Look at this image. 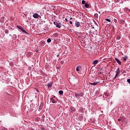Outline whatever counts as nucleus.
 <instances>
[{"label":"nucleus","instance_id":"1","mask_svg":"<svg viewBox=\"0 0 130 130\" xmlns=\"http://www.w3.org/2000/svg\"><path fill=\"white\" fill-rule=\"evenodd\" d=\"M75 96L77 99H81V98L84 96V93L81 92L80 93H75Z\"/></svg>","mask_w":130,"mask_h":130},{"label":"nucleus","instance_id":"2","mask_svg":"<svg viewBox=\"0 0 130 130\" xmlns=\"http://www.w3.org/2000/svg\"><path fill=\"white\" fill-rule=\"evenodd\" d=\"M76 72L78 73V74H82V66L78 65L76 67Z\"/></svg>","mask_w":130,"mask_h":130},{"label":"nucleus","instance_id":"3","mask_svg":"<svg viewBox=\"0 0 130 130\" xmlns=\"http://www.w3.org/2000/svg\"><path fill=\"white\" fill-rule=\"evenodd\" d=\"M53 24L54 25H55L56 28H59V29H60V28H61V23L54 21Z\"/></svg>","mask_w":130,"mask_h":130},{"label":"nucleus","instance_id":"4","mask_svg":"<svg viewBox=\"0 0 130 130\" xmlns=\"http://www.w3.org/2000/svg\"><path fill=\"white\" fill-rule=\"evenodd\" d=\"M116 75L113 78V79H115L117 76H118V74L120 73V70H119V68H117V69L115 71Z\"/></svg>","mask_w":130,"mask_h":130},{"label":"nucleus","instance_id":"5","mask_svg":"<svg viewBox=\"0 0 130 130\" xmlns=\"http://www.w3.org/2000/svg\"><path fill=\"white\" fill-rule=\"evenodd\" d=\"M99 83H100V82L99 81H95L93 83H90V85H92L93 86H96V85H98V84H99Z\"/></svg>","mask_w":130,"mask_h":130},{"label":"nucleus","instance_id":"6","mask_svg":"<svg viewBox=\"0 0 130 130\" xmlns=\"http://www.w3.org/2000/svg\"><path fill=\"white\" fill-rule=\"evenodd\" d=\"M115 59L116 61L118 63V64H121V61H120V60L117 58H115Z\"/></svg>","mask_w":130,"mask_h":130},{"label":"nucleus","instance_id":"7","mask_svg":"<svg viewBox=\"0 0 130 130\" xmlns=\"http://www.w3.org/2000/svg\"><path fill=\"white\" fill-rule=\"evenodd\" d=\"M33 17L35 19H38V17H39V15L37 13H35L33 15Z\"/></svg>","mask_w":130,"mask_h":130},{"label":"nucleus","instance_id":"8","mask_svg":"<svg viewBox=\"0 0 130 130\" xmlns=\"http://www.w3.org/2000/svg\"><path fill=\"white\" fill-rule=\"evenodd\" d=\"M50 101L52 102V103H56V102H57L55 99H53V98H51Z\"/></svg>","mask_w":130,"mask_h":130},{"label":"nucleus","instance_id":"9","mask_svg":"<svg viewBox=\"0 0 130 130\" xmlns=\"http://www.w3.org/2000/svg\"><path fill=\"white\" fill-rule=\"evenodd\" d=\"M69 111L71 112V113H72L73 111H76V109H75V108L74 107H71L70 108V110H69Z\"/></svg>","mask_w":130,"mask_h":130},{"label":"nucleus","instance_id":"10","mask_svg":"<svg viewBox=\"0 0 130 130\" xmlns=\"http://www.w3.org/2000/svg\"><path fill=\"white\" fill-rule=\"evenodd\" d=\"M98 62H99V60H95L93 61V64H94V66H96V64H97V63H98Z\"/></svg>","mask_w":130,"mask_h":130},{"label":"nucleus","instance_id":"11","mask_svg":"<svg viewBox=\"0 0 130 130\" xmlns=\"http://www.w3.org/2000/svg\"><path fill=\"white\" fill-rule=\"evenodd\" d=\"M75 25L76 26V27H80V22L79 21H77L75 22Z\"/></svg>","mask_w":130,"mask_h":130},{"label":"nucleus","instance_id":"12","mask_svg":"<svg viewBox=\"0 0 130 130\" xmlns=\"http://www.w3.org/2000/svg\"><path fill=\"white\" fill-rule=\"evenodd\" d=\"M84 6L87 9H89V8H90V5L88 3H85Z\"/></svg>","mask_w":130,"mask_h":130},{"label":"nucleus","instance_id":"13","mask_svg":"<svg viewBox=\"0 0 130 130\" xmlns=\"http://www.w3.org/2000/svg\"><path fill=\"white\" fill-rule=\"evenodd\" d=\"M30 55H31V53H30V52H27L26 53L27 57H30Z\"/></svg>","mask_w":130,"mask_h":130},{"label":"nucleus","instance_id":"14","mask_svg":"<svg viewBox=\"0 0 130 130\" xmlns=\"http://www.w3.org/2000/svg\"><path fill=\"white\" fill-rule=\"evenodd\" d=\"M17 28H18V29L21 30V31L23 30V27L21 26L17 25Z\"/></svg>","mask_w":130,"mask_h":130},{"label":"nucleus","instance_id":"15","mask_svg":"<svg viewBox=\"0 0 130 130\" xmlns=\"http://www.w3.org/2000/svg\"><path fill=\"white\" fill-rule=\"evenodd\" d=\"M121 73L122 74H124V73H126V71L125 69H122L121 70Z\"/></svg>","mask_w":130,"mask_h":130},{"label":"nucleus","instance_id":"16","mask_svg":"<svg viewBox=\"0 0 130 130\" xmlns=\"http://www.w3.org/2000/svg\"><path fill=\"white\" fill-rule=\"evenodd\" d=\"M47 87L48 88H51V87H52V84H51V83H49L47 85Z\"/></svg>","mask_w":130,"mask_h":130},{"label":"nucleus","instance_id":"17","mask_svg":"<svg viewBox=\"0 0 130 130\" xmlns=\"http://www.w3.org/2000/svg\"><path fill=\"white\" fill-rule=\"evenodd\" d=\"M47 43H50L51 42V39L50 38H48L47 40Z\"/></svg>","mask_w":130,"mask_h":130},{"label":"nucleus","instance_id":"18","mask_svg":"<svg viewBox=\"0 0 130 130\" xmlns=\"http://www.w3.org/2000/svg\"><path fill=\"white\" fill-rule=\"evenodd\" d=\"M127 59V56H125L123 59V60H124V61H126Z\"/></svg>","mask_w":130,"mask_h":130},{"label":"nucleus","instance_id":"19","mask_svg":"<svg viewBox=\"0 0 130 130\" xmlns=\"http://www.w3.org/2000/svg\"><path fill=\"white\" fill-rule=\"evenodd\" d=\"M59 94L60 95H62V94H63V91H62V90L59 91Z\"/></svg>","mask_w":130,"mask_h":130},{"label":"nucleus","instance_id":"20","mask_svg":"<svg viewBox=\"0 0 130 130\" xmlns=\"http://www.w3.org/2000/svg\"><path fill=\"white\" fill-rule=\"evenodd\" d=\"M39 108V109H42L43 108V104L41 105Z\"/></svg>","mask_w":130,"mask_h":130},{"label":"nucleus","instance_id":"21","mask_svg":"<svg viewBox=\"0 0 130 130\" xmlns=\"http://www.w3.org/2000/svg\"><path fill=\"white\" fill-rule=\"evenodd\" d=\"M94 18H98V14L97 13L94 14Z\"/></svg>","mask_w":130,"mask_h":130},{"label":"nucleus","instance_id":"22","mask_svg":"<svg viewBox=\"0 0 130 130\" xmlns=\"http://www.w3.org/2000/svg\"><path fill=\"white\" fill-rule=\"evenodd\" d=\"M104 95H105V96H106L107 97H108L109 96L108 93L107 92H105Z\"/></svg>","mask_w":130,"mask_h":130},{"label":"nucleus","instance_id":"23","mask_svg":"<svg viewBox=\"0 0 130 130\" xmlns=\"http://www.w3.org/2000/svg\"><path fill=\"white\" fill-rule=\"evenodd\" d=\"M85 3H86V1H85L84 0H82V5H85Z\"/></svg>","mask_w":130,"mask_h":130},{"label":"nucleus","instance_id":"24","mask_svg":"<svg viewBox=\"0 0 130 130\" xmlns=\"http://www.w3.org/2000/svg\"><path fill=\"white\" fill-rule=\"evenodd\" d=\"M116 39H117L118 40H119V39H120V36H117L116 37Z\"/></svg>","mask_w":130,"mask_h":130},{"label":"nucleus","instance_id":"25","mask_svg":"<svg viewBox=\"0 0 130 130\" xmlns=\"http://www.w3.org/2000/svg\"><path fill=\"white\" fill-rule=\"evenodd\" d=\"M105 20L106 21H107V22H111V20H110L109 19H106Z\"/></svg>","mask_w":130,"mask_h":130},{"label":"nucleus","instance_id":"26","mask_svg":"<svg viewBox=\"0 0 130 130\" xmlns=\"http://www.w3.org/2000/svg\"><path fill=\"white\" fill-rule=\"evenodd\" d=\"M5 33H6V34H8V33H9V30H6L5 31Z\"/></svg>","mask_w":130,"mask_h":130},{"label":"nucleus","instance_id":"27","mask_svg":"<svg viewBox=\"0 0 130 130\" xmlns=\"http://www.w3.org/2000/svg\"><path fill=\"white\" fill-rule=\"evenodd\" d=\"M13 38H14V39H17V36H16V35H14Z\"/></svg>","mask_w":130,"mask_h":130},{"label":"nucleus","instance_id":"28","mask_svg":"<svg viewBox=\"0 0 130 130\" xmlns=\"http://www.w3.org/2000/svg\"><path fill=\"white\" fill-rule=\"evenodd\" d=\"M127 83H128V84H130V79H128L127 80Z\"/></svg>","mask_w":130,"mask_h":130},{"label":"nucleus","instance_id":"29","mask_svg":"<svg viewBox=\"0 0 130 130\" xmlns=\"http://www.w3.org/2000/svg\"><path fill=\"white\" fill-rule=\"evenodd\" d=\"M21 31H23V32L26 33V30H25V29H24V28H23V30Z\"/></svg>","mask_w":130,"mask_h":130},{"label":"nucleus","instance_id":"30","mask_svg":"<svg viewBox=\"0 0 130 130\" xmlns=\"http://www.w3.org/2000/svg\"><path fill=\"white\" fill-rule=\"evenodd\" d=\"M115 2L116 3H119V0H115Z\"/></svg>","mask_w":130,"mask_h":130},{"label":"nucleus","instance_id":"31","mask_svg":"<svg viewBox=\"0 0 130 130\" xmlns=\"http://www.w3.org/2000/svg\"><path fill=\"white\" fill-rule=\"evenodd\" d=\"M114 21L115 23H117V20L114 19Z\"/></svg>","mask_w":130,"mask_h":130},{"label":"nucleus","instance_id":"32","mask_svg":"<svg viewBox=\"0 0 130 130\" xmlns=\"http://www.w3.org/2000/svg\"><path fill=\"white\" fill-rule=\"evenodd\" d=\"M121 21H122L121 22L122 24H123V23H124V20L122 19Z\"/></svg>","mask_w":130,"mask_h":130},{"label":"nucleus","instance_id":"33","mask_svg":"<svg viewBox=\"0 0 130 130\" xmlns=\"http://www.w3.org/2000/svg\"><path fill=\"white\" fill-rule=\"evenodd\" d=\"M70 24H71V25L73 24V21H70Z\"/></svg>","mask_w":130,"mask_h":130},{"label":"nucleus","instance_id":"34","mask_svg":"<svg viewBox=\"0 0 130 130\" xmlns=\"http://www.w3.org/2000/svg\"><path fill=\"white\" fill-rule=\"evenodd\" d=\"M65 21H66V22H68V18H65Z\"/></svg>","mask_w":130,"mask_h":130},{"label":"nucleus","instance_id":"35","mask_svg":"<svg viewBox=\"0 0 130 130\" xmlns=\"http://www.w3.org/2000/svg\"><path fill=\"white\" fill-rule=\"evenodd\" d=\"M118 121H121V119H118Z\"/></svg>","mask_w":130,"mask_h":130},{"label":"nucleus","instance_id":"36","mask_svg":"<svg viewBox=\"0 0 130 130\" xmlns=\"http://www.w3.org/2000/svg\"><path fill=\"white\" fill-rule=\"evenodd\" d=\"M42 23H45V21L43 20L41 21Z\"/></svg>","mask_w":130,"mask_h":130},{"label":"nucleus","instance_id":"37","mask_svg":"<svg viewBox=\"0 0 130 130\" xmlns=\"http://www.w3.org/2000/svg\"><path fill=\"white\" fill-rule=\"evenodd\" d=\"M42 130H45V128L42 127Z\"/></svg>","mask_w":130,"mask_h":130},{"label":"nucleus","instance_id":"38","mask_svg":"<svg viewBox=\"0 0 130 130\" xmlns=\"http://www.w3.org/2000/svg\"><path fill=\"white\" fill-rule=\"evenodd\" d=\"M57 57H59V54L57 55Z\"/></svg>","mask_w":130,"mask_h":130},{"label":"nucleus","instance_id":"39","mask_svg":"<svg viewBox=\"0 0 130 130\" xmlns=\"http://www.w3.org/2000/svg\"><path fill=\"white\" fill-rule=\"evenodd\" d=\"M70 20H73V17H71Z\"/></svg>","mask_w":130,"mask_h":130},{"label":"nucleus","instance_id":"40","mask_svg":"<svg viewBox=\"0 0 130 130\" xmlns=\"http://www.w3.org/2000/svg\"><path fill=\"white\" fill-rule=\"evenodd\" d=\"M100 75H102V73L101 72H100Z\"/></svg>","mask_w":130,"mask_h":130},{"label":"nucleus","instance_id":"41","mask_svg":"<svg viewBox=\"0 0 130 130\" xmlns=\"http://www.w3.org/2000/svg\"><path fill=\"white\" fill-rule=\"evenodd\" d=\"M54 98H55V96H54L53 97V99Z\"/></svg>","mask_w":130,"mask_h":130},{"label":"nucleus","instance_id":"42","mask_svg":"<svg viewBox=\"0 0 130 130\" xmlns=\"http://www.w3.org/2000/svg\"><path fill=\"white\" fill-rule=\"evenodd\" d=\"M99 14H101V12H100V11H99Z\"/></svg>","mask_w":130,"mask_h":130},{"label":"nucleus","instance_id":"43","mask_svg":"<svg viewBox=\"0 0 130 130\" xmlns=\"http://www.w3.org/2000/svg\"><path fill=\"white\" fill-rule=\"evenodd\" d=\"M127 10H128V11H129V12H130V10L129 9H127Z\"/></svg>","mask_w":130,"mask_h":130},{"label":"nucleus","instance_id":"44","mask_svg":"<svg viewBox=\"0 0 130 130\" xmlns=\"http://www.w3.org/2000/svg\"><path fill=\"white\" fill-rule=\"evenodd\" d=\"M63 62L62 61H61V63H62Z\"/></svg>","mask_w":130,"mask_h":130},{"label":"nucleus","instance_id":"45","mask_svg":"<svg viewBox=\"0 0 130 130\" xmlns=\"http://www.w3.org/2000/svg\"><path fill=\"white\" fill-rule=\"evenodd\" d=\"M37 92H39V91H38V89H37Z\"/></svg>","mask_w":130,"mask_h":130},{"label":"nucleus","instance_id":"46","mask_svg":"<svg viewBox=\"0 0 130 130\" xmlns=\"http://www.w3.org/2000/svg\"><path fill=\"white\" fill-rule=\"evenodd\" d=\"M94 27H92V29H94Z\"/></svg>","mask_w":130,"mask_h":130},{"label":"nucleus","instance_id":"47","mask_svg":"<svg viewBox=\"0 0 130 130\" xmlns=\"http://www.w3.org/2000/svg\"><path fill=\"white\" fill-rule=\"evenodd\" d=\"M8 1H12V0H8Z\"/></svg>","mask_w":130,"mask_h":130}]
</instances>
